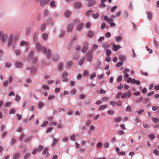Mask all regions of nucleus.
<instances>
[{"label":"nucleus","instance_id":"3c124183","mask_svg":"<svg viewBox=\"0 0 159 159\" xmlns=\"http://www.w3.org/2000/svg\"><path fill=\"white\" fill-rule=\"evenodd\" d=\"M121 120V117L119 116L114 119V120L116 122H120Z\"/></svg>","mask_w":159,"mask_h":159},{"label":"nucleus","instance_id":"1a4fd4ad","mask_svg":"<svg viewBox=\"0 0 159 159\" xmlns=\"http://www.w3.org/2000/svg\"><path fill=\"white\" fill-rule=\"evenodd\" d=\"M93 57V55L91 52H88L87 53V60L88 61L90 62Z\"/></svg>","mask_w":159,"mask_h":159},{"label":"nucleus","instance_id":"aec40b11","mask_svg":"<svg viewBox=\"0 0 159 159\" xmlns=\"http://www.w3.org/2000/svg\"><path fill=\"white\" fill-rule=\"evenodd\" d=\"M82 6L81 3L80 2H75L74 5V7L76 8H78L81 7Z\"/></svg>","mask_w":159,"mask_h":159},{"label":"nucleus","instance_id":"09e8293b","mask_svg":"<svg viewBox=\"0 0 159 159\" xmlns=\"http://www.w3.org/2000/svg\"><path fill=\"white\" fill-rule=\"evenodd\" d=\"M152 120L155 123H157L159 122V118H153Z\"/></svg>","mask_w":159,"mask_h":159},{"label":"nucleus","instance_id":"0e129e2a","mask_svg":"<svg viewBox=\"0 0 159 159\" xmlns=\"http://www.w3.org/2000/svg\"><path fill=\"white\" fill-rule=\"evenodd\" d=\"M102 47L104 48H107V43L106 42L103 43L102 44Z\"/></svg>","mask_w":159,"mask_h":159},{"label":"nucleus","instance_id":"9d476101","mask_svg":"<svg viewBox=\"0 0 159 159\" xmlns=\"http://www.w3.org/2000/svg\"><path fill=\"white\" fill-rule=\"evenodd\" d=\"M146 13L147 15L148 19L150 20H151L152 19V13L149 11H146Z\"/></svg>","mask_w":159,"mask_h":159},{"label":"nucleus","instance_id":"f8f14e48","mask_svg":"<svg viewBox=\"0 0 159 159\" xmlns=\"http://www.w3.org/2000/svg\"><path fill=\"white\" fill-rule=\"evenodd\" d=\"M88 48V44L87 43H85L81 50V51L83 53H84Z\"/></svg>","mask_w":159,"mask_h":159},{"label":"nucleus","instance_id":"a211bd4d","mask_svg":"<svg viewBox=\"0 0 159 159\" xmlns=\"http://www.w3.org/2000/svg\"><path fill=\"white\" fill-rule=\"evenodd\" d=\"M31 32V27L30 26H28L26 29L25 34L27 35H28L30 34Z\"/></svg>","mask_w":159,"mask_h":159},{"label":"nucleus","instance_id":"a18cd8bd","mask_svg":"<svg viewBox=\"0 0 159 159\" xmlns=\"http://www.w3.org/2000/svg\"><path fill=\"white\" fill-rule=\"evenodd\" d=\"M20 156V154L18 153H15L13 156V159H17Z\"/></svg>","mask_w":159,"mask_h":159},{"label":"nucleus","instance_id":"774afa93","mask_svg":"<svg viewBox=\"0 0 159 159\" xmlns=\"http://www.w3.org/2000/svg\"><path fill=\"white\" fill-rule=\"evenodd\" d=\"M123 62L122 61H120L117 63L116 66L119 67L123 65Z\"/></svg>","mask_w":159,"mask_h":159},{"label":"nucleus","instance_id":"7c9ffc66","mask_svg":"<svg viewBox=\"0 0 159 159\" xmlns=\"http://www.w3.org/2000/svg\"><path fill=\"white\" fill-rule=\"evenodd\" d=\"M63 66V64L62 63H59L58 66V69L59 71H61L62 69Z\"/></svg>","mask_w":159,"mask_h":159},{"label":"nucleus","instance_id":"dca6fc26","mask_svg":"<svg viewBox=\"0 0 159 159\" xmlns=\"http://www.w3.org/2000/svg\"><path fill=\"white\" fill-rule=\"evenodd\" d=\"M48 148H45L44 150L42 153V154L43 155H44L46 157H48L49 156V154L48 152Z\"/></svg>","mask_w":159,"mask_h":159},{"label":"nucleus","instance_id":"a19ab883","mask_svg":"<svg viewBox=\"0 0 159 159\" xmlns=\"http://www.w3.org/2000/svg\"><path fill=\"white\" fill-rule=\"evenodd\" d=\"M122 37L121 36H119L116 37V42H119L121 40Z\"/></svg>","mask_w":159,"mask_h":159},{"label":"nucleus","instance_id":"f704fd0d","mask_svg":"<svg viewBox=\"0 0 159 159\" xmlns=\"http://www.w3.org/2000/svg\"><path fill=\"white\" fill-rule=\"evenodd\" d=\"M148 137L150 140H153L155 138V136L154 134H152L149 135Z\"/></svg>","mask_w":159,"mask_h":159},{"label":"nucleus","instance_id":"864d4df0","mask_svg":"<svg viewBox=\"0 0 159 159\" xmlns=\"http://www.w3.org/2000/svg\"><path fill=\"white\" fill-rule=\"evenodd\" d=\"M153 153L156 155L158 156L159 155V152L156 149H155L153 151Z\"/></svg>","mask_w":159,"mask_h":159},{"label":"nucleus","instance_id":"4be33fe9","mask_svg":"<svg viewBox=\"0 0 159 159\" xmlns=\"http://www.w3.org/2000/svg\"><path fill=\"white\" fill-rule=\"evenodd\" d=\"M26 70H30L31 72L33 73H35L36 71L35 68L34 67H28L26 68Z\"/></svg>","mask_w":159,"mask_h":159},{"label":"nucleus","instance_id":"c85d7f7f","mask_svg":"<svg viewBox=\"0 0 159 159\" xmlns=\"http://www.w3.org/2000/svg\"><path fill=\"white\" fill-rule=\"evenodd\" d=\"M72 62V61H67L66 65V67L68 68H70L71 66Z\"/></svg>","mask_w":159,"mask_h":159},{"label":"nucleus","instance_id":"603ef678","mask_svg":"<svg viewBox=\"0 0 159 159\" xmlns=\"http://www.w3.org/2000/svg\"><path fill=\"white\" fill-rule=\"evenodd\" d=\"M30 156V153L26 154L24 156V159H28Z\"/></svg>","mask_w":159,"mask_h":159},{"label":"nucleus","instance_id":"052dcab7","mask_svg":"<svg viewBox=\"0 0 159 159\" xmlns=\"http://www.w3.org/2000/svg\"><path fill=\"white\" fill-rule=\"evenodd\" d=\"M125 110L126 111H131V107L129 106H128L126 108Z\"/></svg>","mask_w":159,"mask_h":159},{"label":"nucleus","instance_id":"ea45409f","mask_svg":"<svg viewBox=\"0 0 159 159\" xmlns=\"http://www.w3.org/2000/svg\"><path fill=\"white\" fill-rule=\"evenodd\" d=\"M49 13V11L48 9H46L44 12V16L45 17L47 16Z\"/></svg>","mask_w":159,"mask_h":159},{"label":"nucleus","instance_id":"de8ad7c7","mask_svg":"<svg viewBox=\"0 0 159 159\" xmlns=\"http://www.w3.org/2000/svg\"><path fill=\"white\" fill-rule=\"evenodd\" d=\"M76 90L75 89H73L70 92V94L71 95H73L76 93Z\"/></svg>","mask_w":159,"mask_h":159},{"label":"nucleus","instance_id":"412c9836","mask_svg":"<svg viewBox=\"0 0 159 159\" xmlns=\"http://www.w3.org/2000/svg\"><path fill=\"white\" fill-rule=\"evenodd\" d=\"M46 3L45 0H40V4L41 7H44L45 6Z\"/></svg>","mask_w":159,"mask_h":159},{"label":"nucleus","instance_id":"f3484780","mask_svg":"<svg viewBox=\"0 0 159 159\" xmlns=\"http://www.w3.org/2000/svg\"><path fill=\"white\" fill-rule=\"evenodd\" d=\"M96 1L95 0H91L89 1L88 4V6L89 7H91L95 4Z\"/></svg>","mask_w":159,"mask_h":159},{"label":"nucleus","instance_id":"9b49d317","mask_svg":"<svg viewBox=\"0 0 159 159\" xmlns=\"http://www.w3.org/2000/svg\"><path fill=\"white\" fill-rule=\"evenodd\" d=\"M71 14V11L67 10L64 12V16L66 18H68L70 16Z\"/></svg>","mask_w":159,"mask_h":159},{"label":"nucleus","instance_id":"338daca9","mask_svg":"<svg viewBox=\"0 0 159 159\" xmlns=\"http://www.w3.org/2000/svg\"><path fill=\"white\" fill-rule=\"evenodd\" d=\"M107 113L109 115H112L114 113V111L113 110H109L107 111Z\"/></svg>","mask_w":159,"mask_h":159},{"label":"nucleus","instance_id":"e433bc0d","mask_svg":"<svg viewBox=\"0 0 159 159\" xmlns=\"http://www.w3.org/2000/svg\"><path fill=\"white\" fill-rule=\"evenodd\" d=\"M42 88L43 89L47 90H49V86L46 84L43 85L42 86Z\"/></svg>","mask_w":159,"mask_h":159},{"label":"nucleus","instance_id":"a878e982","mask_svg":"<svg viewBox=\"0 0 159 159\" xmlns=\"http://www.w3.org/2000/svg\"><path fill=\"white\" fill-rule=\"evenodd\" d=\"M131 83H134L137 85H139L140 84V81L134 79H133L131 81Z\"/></svg>","mask_w":159,"mask_h":159},{"label":"nucleus","instance_id":"c756f323","mask_svg":"<svg viewBox=\"0 0 159 159\" xmlns=\"http://www.w3.org/2000/svg\"><path fill=\"white\" fill-rule=\"evenodd\" d=\"M58 139L57 138H54L53 139V142L52 145V147H53L57 143Z\"/></svg>","mask_w":159,"mask_h":159},{"label":"nucleus","instance_id":"473e14b6","mask_svg":"<svg viewBox=\"0 0 159 159\" xmlns=\"http://www.w3.org/2000/svg\"><path fill=\"white\" fill-rule=\"evenodd\" d=\"M65 31L63 30H62L60 32V34L59 35V37L60 38L63 37L65 34Z\"/></svg>","mask_w":159,"mask_h":159},{"label":"nucleus","instance_id":"2f4dec72","mask_svg":"<svg viewBox=\"0 0 159 159\" xmlns=\"http://www.w3.org/2000/svg\"><path fill=\"white\" fill-rule=\"evenodd\" d=\"M46 26V24H45V23L43 24L41 26V27H40L41 30L42 31H44L45 29Z\"/></svg>","mask_w":159,"mask_h":159},{"label":"nucleus","instance_id":"bf43d9fd","mask_svg":"<svg viewBox=\"0 0 159 159\" xmlns=\"http://www.w3.org/2000/svg\"><path fill=\"white\" fill-rule=\"evenodd\" d=\"M68 141V139L66 137H65L62 139V142H67Z\"/></svg>","mask_w":159,"mask_h":159},{"label":"nucleus","instance_id":"39448f33","mask_svg":"<svg viewBox=\"0 0 159 159\" xmlns=\"http://www.w3.org/2000/svg\"><path fill=\"white\" fill-rule=\"evenodd\" d=\"M59 58V56L58 54L55 53L52 55V60L54 61H57Z\"/></svg>","mask_w":159,"mask_h":159},{"label":"nucleus","instance_id":"393cba45","mask_svg":"<svg viewBox=\"0 0 159 159\" xmlns=\"http://www.w3.org/2000/svg\"><path fill=\"white\" fill-rule=\"evenodd\" d=\"M85 60V57H83L79 61V65L80 66H82L83 63L84 62V61Z\"/></svg>","mask_w":159,"mask_h":159},{"label":"nucleus","instance_id":"4468645a","mask_svg":"<svg viewBox=\"0 0 159 159\" xmlns=\"http://www.w3.org/2000/svg\"><path fill=\"white\" fill-rule=\"evenodd\" d=\"M129 71L130 70L127 68H125L123 70V73H124L125 74L124 75V77L125 79H126V78H128L129 77V75L127 73V72H129Z\"/></svg>","mask_w":159,"mask_h":159},{"label":"nucleus","instance_id":"423d86ee","mask_svg":"<svg viewBox=\"0 0 159 159\" xmlns=\"http://www.w3.org/2000/svg\"><path fill=\"white\" fill-rule=\"evenodd\" d=\"M74 24L73 23H70L67 26V31L69 32H71L74 28Z\"/></svg>","mask_w":159,"mask_h":159},{"label":"nucleus","instance_id":"5fc2aeb1","mask_svg":"<svg viewBox=\"0 0 159 159\" xmlns=\"http://www.w3.org/2000/svg\"><path fill=\"white\" fill-rule=\"evenodd\" d=\"M111 51L110 50L107 49L106 51V55L107 56H109L111 55Z\"/></svg>","mask_w":159,"mask_h":159},{"label":"nucleus","instance_id":"cd10ccee","mask_svg":"<svg viewBox=\"0 0 159 159\" xmlns=\"http://www.w3.org/2000/svg\"><path fill=\"white\" fill-rule=\"evenodd\" d=\"M107 107V105H103L99 107L98 108V110L99 111H102Z\"/></svg>","mask_w":159,"mask_h":159},{"label":"nucleus","instance_id":"72a5a7b5","mask_svg":"<svg viewBox=\"0 0 159 159\" xmlns=\"http://www.w3.org/2000/svg\"><path fill=\"white\" fill-rule=\"evenodd\" d=\"M44 104L42 102H38V108L39 109H40L42 108L44 105Z\"/></svg>","mask_w":159,"mask_h":159},{"label":"nucleus","instance_id":"20e7f679","mask_svg":"<svg viewBox=\"0 0 159 159\" xmlns=\"http://www.w3.org/2000/svg\"><path fill=\"white\" fill-rule=\"evenodd\" d=\"M132 96V93L130 90H128L127 92L124 93L121 96V98L124 99L126 97L129 98Z\"/></svg>","mask_w":159,"mask_h":159},{"label":"nucleus","instance_id":"8fccbe9b","mask_svg":"<svg viewBox=\"0 0 159 159\" xmlns=\"http://www.w3.org/2000/svg\"><path fill=\"white\" fill-rule=\"evenodd\" d=\"M11 64L10 63L6 62L5 64V67L9 68L11 67Z\"/></svg>","mask_w":159,"mask_h":159},{"label":"nucleus","instance_id":"49530a36","mask_svg":"<svg viewBox=\"0 0 159 159\" xmlns=\"http://www.w3.org/2000/svg\"><path fill=\"white\" fill-rule=\"evenodd\" d=\"M117 47L118 46L117 45L114 44L113 45V50L115 51H117L118 50Z\"/></svg>","mask_w":159,"mask_h":159},{"label":"nucleus","instance_id":"37998d69","mask_svg":"<svg viewBox=\"0 0 159 159\" xmlns=\"http://www.w3.org/2000/svg\"><path fill=\"white\" fill-rule=\"evenodd\" d=\"M21 99V97L19 96L18 94H17L15 98V100L16 102H19Z\"/></svg>","mask_w":159,"mask_h":159},{"label":"nucleus","instance_id":"b1692460","mask_svg":"<svg viewBox=\"0 0 159 159\" xmlns=\"http://www.w3.org/2000/svg\"><path fill=\"white\" fill-rule=\"evenodd\" d=\"M84 26V24L81 23L79 24L77 27V30L79 31H80L82 29Z\"/></svg>","mask_w":159,"mask_h":159},{"label":"nucleus","instance_id":"ddd939ff","mask_svg":"<svg viewBox=\"0 0 159 159\" xmlns=\"http://www.w3.org/2000/svg\"><path fill=\"white\" fill-rule=\"evenodd\" d=\"M42 38L43 41L47 40L48 38V34L46 33H43L42 35Z\"/></svg>","mask_w":159,"mask_h":159},{"label":"nucleus","instance_id":"2eb2a0df","mask_svg":"<svg viewBox=\"0 0 159 159\" xmlns=\"http://www.w3.org/2000/svg\"><path fill=\"white\" fill-rule=\"evenodd\" d=\"M38 38V32L36 31L34 32L33 35V39L35 42H36Z\"/></svg>","mask_w":159,"mask_h":159},{"label":"nucleus","instance_id":"4d7b16f0","mask_svg":"<svg viewBox=\"0 0 159 159\" xmlns=\"http://www.w3.org/2000/svg\"><path fill=\"white\" fill-rule=\"evenodd\" d=\"M143 97H140L139 98V99H136L135 100V102L137 103L140 102H141V101L143 100Z\"/></svg>","mask_w":159,"mask_h":159},{"label":"nucleus","instance_id":"0eeeda50","mask_svg":"<svg viewBox=\"0 0 159 159\" xmlns=\"http://www.w3.org/2000/svg\"><path fill=\"white\" fill-rule=\"evenodd\" d=\"M14 64L17 68H20L23 67V63L20 61H16L15 62Z\"/></svg>","mask_w":159,"mask_h":159},{"label":"nucleus","instance_id":"680f3d73","mask_svg":"<svg viewBox=\"0 0 159 159\" xmlns=\"http://www.w3.org/2000/svg\"><path fill=\"white\" fill-rule=\"evenodd\" d=\"M43 148V146L42 145H40L38 147V149H37V150L38 152H39L42 150Z\"/></svg>","mask_w":159,"mask_h":159},{"label":"nucleus","instance_id":"e2e57ef3","mask_svg":"<svg viewBox=\"0 0 159 159\" xmlns=\"http://www.w3.org/2000/svg\"><path fill=\"white\" fill-rule=\"evenodd\" d=\"M124 17L125 18H126L128 16V13L126 10H125L124 13Z\"/></svg>","mask_w":159,"mask_h":159},{"label":"nucleus","instance_id":"5701e85b","mask_svg":"<svg viewBox=\"0 0 159 159\" xmlns=\"http://www.w3.org/2000/svg\"><path fill=\"white\" fill-rule=\"evenodd\" d=\"M49 5L52 7L53 8H55L56 7L55 2L54 0L52 1L50 3Z\"/></svg>","mask_w":159,"mask_h":159},{"label":"nucleus","instance_id":"79ce46f5","mask_svg":"<svg viewBox=\"0 0 159 159\" xmlns=\"http://www.w3.org/2000/svg\"><path fill=\"white\" fill-rule=\"evenodd\" d=\"M119 59L121 61H124L125 60V57L124 55H120L119 57Z\"/></svg>","mask_w":159,"mask_h":159},{"label":"nucleus","instance_id":"6ab92c4d","mask_svg":"<svg viewBox=\"0 0 159 159\" xmlns=\"http://www.w3.org/2000/svg\"><path fill=\"white\" fill-rule=\"evenodd\" d=\"M28 44L27 42L25 41H22L20 43V46H25L27 48Z\"/></svg>","mask_w":159,"mask_h":159},{"label":"nucleus","instance_id":"f03ea898","mask_svg":"<svg viewBox=\"0 0 159 159\" xmlns=\"http://www.w3.org/2000/svg\"><path fill=\"white\" fill-rule=\"evenodd\" d=\"M68 75V73L66 71L63 73L61 77L63 82H67L69 81V79L67 78Z\"/></svg>","mask_w":159,"mask_h":159},{"label":"nucleus","instance_id":"c03bdc74","mask_svg":"<svg viewBox=\"0 0 159 159\" xmlns=\"http://www.w3.org/2000/svg\"><path fill=\"white\" fill-rule=\"evenodd\" d=\"M55 98V96L53 95H49L48 98V100H50L53 99Z\"/></svg>","mask_w":159,"mask_h":159},{"label":"nucleus","instance_id":"6e6552de","mask_svg":"<svg viewBox=\"0 0 159 159\" xmlns=\"http://www.w3.org/2000/svg\"><path fill=\"white\" fill-rule=\"evenodd\" d=\"M13 35L12 34H10L9 39H8V46H10L12 43V42L13 39Z\"/></svg>","mask_w":159,"mask_h":159},{"label":"nucleus","instance_id":"4c0bfd02","mask_svg":"<svg viewBox=\"0 0 159 159\" xmlns=\"http://www.w3.org/2000/svg\"><path fill=\"white\" fill-rule=\"evenodd\" d=\"M70 139L71 141H74L75 139V135L74 134H72L70 135Z\"/></svg>","mask_w":159,"mask_h":159},{"label":"nucleus","instance_id":"13d9d810","mask_svg":"<svg viewBox=\"0 0 159 159\" xmlns=\"http://www.w3.org/2000/svg\"><path fill=\"white\" fill-rule=\"evenodd\" d=\"M96 76V73L95 72H94L91 75L90 79H93Z\"/></svg>","mask_w":159,"mask_h":159},{"label":"nucleus","instance_id":"c9c22d12","mask_svg":"<svg viewBox=\"0 0 159 159\" xmlns=\"http://www.w3.org/2000/svg\"><path fill=\"white\" fill-rule=\"evenodd\" d=\"M94 33L92 31H89L88 33V36L89 37H91L94 35Z\"/></svg>","mask_w":159,"mask_h":159},{"label":"nucleus","instance_id":"f257e3e1","mask_svg":"<svg viewBox=\"0 0 159 159\" xmlns=\"http://www.w3.org/2000/svg\"><path fill=\"white\" fill-rule=\"evenodd\" d=\"M35 48L37 51L42 52L44 54H46L48 60L50 59L51 52L49 49H47L45 47H42L38 43H36Z\"/></svg>","mask_w":159,"mask_h":159},{"label":"nucleus","instance_id":"6e6d98bb","mask_svg":"<svg viewBox=\"0 0 159 159\" xmlns=\"http://www.w3.org/2000/svg\"><path fill=\"white\" fill-rule=\"evenodd\" d=\"M16 142V139H11V141L10 142V144L11 145H12L13 144L15 143Z\"/></svg>","mask_w":159,"mask_h":159},{"label":"nucleus","instance_id":"69168bd1","mask_svg":"<svg viewBox=\"0 0 159 159\" xmlns=\"http://www.w3.org/2000/svg\"><path fill=\"white\" fill-rule=\"evenodd\" d=\"M102 146V143L100 142H98L97 144V147L98 148H100Z\"/></svg>","mask_w":159,"mask_h":159},{"label":"nucleus","instance_id":"7ed1b4c3","mask_svg":"<svg viewBox=\"0 0 159 159\" xmlns=\"http://www.w3.org/2000/svg\"><path fill=\"white\" fill-rule=\"evenodd\" d=\"M8 35L4 34L2 31L0 32V37L2 42H4L7 39Z\"/></svg>","mask_w":159,"mask_h":159},{"label":"nucleus","instance_id":"bb28decb","mask_svg":"<svg viewBox=\"0 0 159 159\" xmlns=\"http://www.w3.org/2000/svg\"><path fill=\"white\" fill-rule=\"evenodd\" d=\"M14 53L17 56H20L21 53V51L19 49H16L14 51Z\"/></svg>","mask_w":159,"mask_h":159},{"label":"nucleus","instance_id":"58836bf2","mask_svg":"<svg viewBox=\"0 0 159 159\" xmlns=\"http://www.w3.org/2000/svg\"><path fill=\"white\" fill-rule=\"evenodd\" d=\"M92 16H93V17L94 19H96L98 18L99 17V13H97L96 14H93Z\"/></svg>","mask_w":159,"mask_h":159}]
</instances>
